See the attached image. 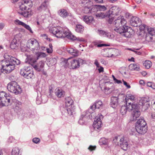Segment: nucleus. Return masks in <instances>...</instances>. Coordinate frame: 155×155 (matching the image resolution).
<instances>
[{"label":"nucleus","mask_w":155,"mask_h":155,"mask_svg":"<svg viewBox=\"0 0 155 155\" xmlns=\"http://www.w3.org/2000/svg\"><path fill=\"white\" fill-rule=\"evenodd\" d=\"M5 59L0 61V75L2 73H9L14 70L15 65L20 64V61L13 57L5 55Z\"/></svg>","instance_id":"f257e3e1"},{"label":"nucleus","mask_w":155,"mask_h":155,"mask_svg":"<svg viewBox=\"0 0 155 155\" xmlns=\"http://www.w3.org/2000/svg\"><path fill=\"white\" fill-rule=\"evenodd\" d=\"M65 107L61 108L62 113H65L69 115L73 114L74 111L75 107L73 105V101L70 97H67L65 98Z\"/></svg>","instance_id":"f03ea898"},{"label":"nucleus","mask_w":155,"mask_h":155,"mask_svg":"<svg viewBox=\"0 0 155 155\" xmlns=\"http://www.w3.org/2000/svg\"><path fill=\"white\" fill-rule=\"evenodd\" d=\"M49 31L57 38H64L66 37V33L68 31V29L66 27L63 28L58 26L51 28Z\"/></svg>","instance_id":"7ed1b4c3"},{"label":"nucleus","mask_w":155,"mask_h":155,"mask_svg":"<svg viewBox=\"0 0 155 155\" xmlns=\"http://www.w3.org/2000/svg\"><path fill=\"white\" fill-rule=\"evenodd\" d=\"M12 97L11 94L5 91L0 92V105L7 106L11 104Z\"/></svg>","instance_id":"20e7f679"},{"label":"nucleus","mask_w":155,"mask_h":155,"mask_svg":"<svg viewBox=\"0 0 155 155\" xmlns=\"http://www.w3.org/2000/svg\"><path fill=\"white\" fill-rule=\"evenodd\" d=\"M117 32L121 34L126 38H130L133 36L134 31L133 30L128 26L123 28H120L114 29Z\"/></svg>","instance_id":"39448f33"},{"label":"nucleus","mask_w":155,"mask_h":155,"mask_svg":"<svg viewBox=\"0 0 155 155\" xmlns=\"http://www.w3.org/2000/svg\"><path fill=\"white\" fill-rule=\"evenodd\" d=\"M7 87L9 91L15 94H20L22 91L20 86L15 81H11L9 83Z\"/></svg>","instance_id":"423d86ee"},{"label":"nucleus","mask_w":155,"mask_h":155,"mask_svg":"<svg viewBox=\"0 0 155 155\" xmlns=\"http://www.w3.org/2000/svg\"><path fill=\"white\" fill-rule=\"evenodd\" d=\"M84 60L81 58L78 59L69 58L66 61L69 67H71V68L75 69L78 68L81 64L83 63Z\"/></svg>","instance_id":"0eeeda50"},{"label":"nucleus","mask_w":155,"mask_h":155,"mask_svg":"<svg viewBox=\"0 0 155 155\" xmlns=\"http://www.w3.org/2000/svg\"><path fill=\"white\" fill-rule=\"evenodd\" d=\"M79 4L82 6L84 7V10H86L84 12L86 13L92 12L93 10H96V9L95 8H91L93 5V3L92 2L89 0H83L79 1Z\"/></svg>","instance_id":"6e6552de"},{"label":"nucleus","mask_w":155,"mask_h":155,"mask_svg":"<svg viewBox=\"0 0 155 155\" xmlns=\"http://www.w3.org/2000/svg\"><path fill=\"white\" fill-rule=\"evenodd\" d=\"M115 28L114 29L120 28H123L127 26V21L123 16H120L116 18L114 22Z\"/></svg>","instance_id":"1a4fd4ad"},{"label":"nucleus","mask_w":155,"mask_h":155,"mask_svg":"<svg viewBox=\"0 0 155 155\" xmlns=\"http://www.w3.org/2000/svg\"><path fill=\"white\" fill-rule=\"evenodd\" d=\"M27 46L34 53L35 51L39 50L40 48L38 42L36 40L34 39H31L28 41Z\"/></svg>","instance_id":"9d476101"},{"label":"nucleus","mask_w":155,"mask_h":155,"mask_svg":"<svg viewBox=\"0 0 155 155\" xmlns=\"http://www.w3.org/2000/svg\"><path fill=\"white\" fill-rule=\"evenodd\" d=\"M98 115L96 117L93 125L94 129L97 132L101 130L102 124L101 119L103 117V116L101 114Z\"/></svg>","instance_id":"9b49d317"},{"label":"nucleus","mask_w":155,"mask_h":155,"mask_svg":"<svg viewBox=\"0 0 155 155\" xmlns=\"http://www.w3.org/2000/svg\"><path fill=\"white\" fill-rule=\"evenodd\" d=\"M32 6V2L30 0H25L19 3V7L21 11H24L27 8H30Z\"/></svg>","instance_id":"f8f14e48"},{"label":"nucleus","mask_w":155,"mask_h":155,"mask_svg":"<svg viewBox=\"0 0 155 155\" xmlns=\"http://www.w3.org/2000/svg\"><path fill=\"white\" fill-rule=\"evenodd\" d=\"M135 106L132 109V115L133 117V121H135L139 117L140 115V112L139 110V106L137 104H134Z\"/></svg>","instance_id":"ddd939ff"},{"label":"nucleus","mask_w":155,"mask_h":155,"mask_svg":"<svg viewBox=\"0 0 155 155\" xmlns=\"http://www.w3.org/2000/svg\"><path fill=\"white\" fill-rule=\"evenodd\" d=\"M133 104H131L130 102L128 103V105L127 106H122L120 110V112L122 115H125L127 111H131L133 107H135Z\"/></svg>","instance_id":"4468645a"},{"label":"nucleus","mask_w":155,"mask_h":155,"mask_svg":"<svg viewBox=\"0 0 155 155\" xmlns=\"http://www.w3.org/2000/svg\"><path fill=\"white\" fill-rule=\"evenodd\" d=\"M58 13L60 16L64 18L68 17V20H71L73 19L72 15L71 14L68 13L66 10L64 9H61L59 10L58 11Z\"/></svg>","instance_id":"2eb2a0df"},{"label":"nucleus","mask_w":155,"mask_h":155,"mask_svg":"<svg viewBox=\"0 0 155 155\" xmlns=\"http://www.w3.org/2000/svg\"><path fill=\"white\" fill-rule=\"evenodd\" d=\"M148 33H147L146 38L147 41H149L153 39V36L155 33L154 30L153 28L148 27L147 30Z\"/></svg>","instance_id":"dca6fc26"},{"label":"nucleus","mask_w":155,"mask_h":155,"mask_svg":"<svg viewBox=\"0 0 155 155\" xmlns=\"http://www.w3.org/2000/svg\"><path fill=\"white\" fill-rule=\"evenodd\" d=\"M141 20L137 17H132L130 20V23L132 26L137 27L140 24Z\"/></svg>","instance_id":"f3484780"},{"label":"nucleus","mask_w":155,"mask_h":155,"mask_svg":"<svg viewBox=\"0 0 155 155\" xmlns=\"http://www.w3.org/2000/svg\"><path fill=\"white\" fill-rule=\"evenodd\" d=\"M98 33L101 36L107 37L110 39H112L114 37L113 34L102 30H99L98 31Z\"/></svg>","instance_id":"a211bd4d"},{"label":"nucleus","mask_w":155,"mask_h":155,"mask_svg":"<svg viewBox=\"0 0 155 155\" xmlns=\"http://www.w3.org/2000/svg\"><path fill=\"white\" fill-rule=\"evenodd\" d=\"M137 125L135 126L137 131L140 134H145L147 131V126H142Z\"/></svg>","instance_id":"6ab92c4d"},{"label":"nucleus","mask_w":155,"mask_h":155,"mask_svg":"<svg viewBox=\"0 0 155 155\" xmlns=\"http://www.w3.org/2000/svg\"><path fill=\"white\" fill-rule=\"evenodd\" d=\"M19 14L22 15L24 17L26 18H29L33 14V12L32 11L28 8V10L26 11H22L20 12L18 11Z\"/></svg>","instance_id":"aec40b11"},{"label":"nucleus","mask_w":155,"mask_h":155,"mask_svg":"<svg viewBox=\"0 0 155 155\" xmlns=\"http://www.w3.org/2000/svg\"><path fill=\"white\" fill-rule=\"evenodd\" d=\"M44 63L42 61H40L38 64H33V67L38 71H40L43 70V68L44 66Z\"/></svg>","instance_id":"412c9836"},{"label":"nucleus","mask_w":155,"mask_h":155,"mask_svg":"<svg viewBox=\"0 0 155 155\" xmlns=\"http://www.w3.org/2000/svg\"><path fill=\"white\" fill-rule=\"evenodd\" d=\"M67 52L74 56H77L79 55V51L75 48H67Z\"/></svg>","instance_id":"4be33fe9"},{"label":"nucleus","mask_w":155,"mask_h":155,"mask_svg":"<svg viewBox=\"0 0 155 155\" xmlns=\"http://www.w3.org/2000/svg\"><path fill=\"white\" fill-rule=\"evenodd\" d=\"M118 98L116 97H112L111 98L110 105L113 108L116 107L118 104Z\"/></svg>","instance_id":"5701e85b"},{"label":"nucleus","mask_w":155,"mask_h":155,"mask_svg":"<svg viewBox=\"0 0 155 155\" xmlns=\"http://www.w3.org/2000/svg\"><path fill=\"white\" fill-rule=\"evenodd\" d=\"M83 20L87 24H90L94 21L92 16L84 15L82 17Z\"/></svg>","instance_id":"b1692460"},{"label":"nucleus","mask_w":155,"mask_h":155,"mask_svg":"<svg viewBox=\"0 0 155 155\" xmlns=\"http://www.w3.org/2000/svg\"><path fill=\"white\" fill-rule=\"evenodd\" d=\"M123 137L120 136H115L113 139V143L115 145L119 146L121 140H123Z\"/></svg>","instance_id":"393cba45"},{"label":"nucleus","mask_w":155,"mask_h":155,"mask_svg":"<svg viewBox=\"0 0 155 155\" xmlns=\"http://www.w3.org/2000/svg\"><path fill=\"white\" fill-rule=\"evenodd\" d=\"M36 57L32 55H29L27 57L28 62L32 66L33 64H35V63L38 60Z\"/></svg>","instance_id":"a878e982"},{"label":"nucleus","mask_w":155,"mask_h":155,"mask_svg":"<svg viewBox=\"0 0 155 155\" xmlns=\"http://www.w3.org/2000/svg\"><path fill=\"white\" fill-rule=\"evenodd\" d=\"M17 36V35H16L15 36L14 38L13 39L11 42L10 47L12 49H16L17 48L18 45V44L17 43V40L16 39Z\"/></svg>","instance_id":"bb28decb"},{"label":"nucleus","mask_w":155,"mask_h":155,"mask_svg":"<svg viewBox=\"0 0 155 155\" xmlns=\"http://www.w3.org/2000/svg\"><path fill=\"white\" fill-rule=\"evenodd\" d=\"M121 148L124 150H127L128 146V143L127 141L124 139V137H123V140H121V142L119 144Z\"/></svg>","instance_id":"cd10ccee"},{"label":"nucleus","mask_w":155,"mask_h":155,"mask_svg":"<svg viewBox=\"0 0 155 155\" xmlns=\"http://www.w3.org/2000/svg\"><path fill=\"white\" fill-rule=\"evenodd\" d=\"M55 94L58 97H63L65 95V92L61 89H56L55 90Z\"/></svg>","instance_id":"c85d7f7f"},{"label":"nucleus","mask_w":155,"mask_h":155,"mask_svg":"<svg viewBox=\"0 0 155 155\" xmlns=\"http://www.w3.org/2000/svg\"><path fill=\"white\" fill-rule=\"evenodd\" d=\"M22 75L28 79H31L34 77L33 71L32 70Z\"/></svg>","instance_id":"c756f323"},{"label":"nucleus","mask_w":155,"mask_h":155,"mask_svg":"<svg viewBox=\"0 0 155 155\" xmlns=\"http://www.w3.org/2000/svg\"><path fill=\"white\" fill-rule=\"evenodd\" d=\"M129 68L131 71H139L140 70V68L139 66L134 64H130L129 66Z\"/></svg>","instance_id":"7c9ffc66"},{"label":"nucleus","mask_w":155,"mask_h":155,"mask_svg":"<svg viewBox=\"0 0 155 155\" xmlns=\"http://www.w3.org/2000/svg\"><path fill=\"white\" fill-rule=\"evenodd\" d=\"M84 114H81L80 119L78 121L79 124L83 125L85 124L87 121V118L84 116Z\"/></svg>","instance_id":"2f4dec72"},{"label":"nucleus","mask_w":155,"mask_h":155,"mask_svg":"<svg viewBox=\"0 0 155 155\" xmlns=\"http://www.w3.org/2000/svg\"><path fill=\"white\" fill-rule=\"evenodd\" d=\"M66 33H66V34L65 37L72 40H75L76 39V37L73 35L68 29V31H67V32Z\"/></svg>","instance_id":"473e14b6"},{"label":"nucleus","mask_w":155,"mask_h":155,"mask_svg":"<svg viewBox=\"0 0 155 155\" xmlns=\"http://www.w3.org/2000/svg\"><path fill=\"white\" fill-rule=\"evenodd\" d=\"M31 70V67L29 66H25L21 70L20 73L21 75H22Z\"/></svg>","instance_id":"72a5a7b5"},{"label":"nucleus","mask_w":155,"mask_h":155,"mask_svg":"<svg viewBox=\"0 0 155 155\" xmlns=\"http://www.w3.org/2000/svg\"><path fill=\"white\" fill-rule=\"evenodd\" d=\"M47 6L46 1H45L38 8V10L39 12H41L42 10H45L47 8Z\"/></svg>","instance_id":"f704fd0d"},{"label":"nucleus","mask_w":155,"mask_h":155,"mask_svg":"<svg viewBox=\"0 0 155 155\" xmlns=\"http://www.w3.org/2000/svg\"><path fill=\"white\" fill-rule=\"evenodd\" d=\"M34 53L35 54L37 60H38L39 58H45L46 56L45 54L43 52H38L35 51L34 52Z\"/></svg>","instance_id":"c9c22d12"},{"label":"nucleus","mask_w":155,"mask_h":155,"mask_svg":"<svg viewBox=\"0 0 155 155\" xmlns=\"http://www.w3.org/2000/svg\"><path fill=\"white\" fill-rule=\"evenodd\" d=\"M150 101V99L148 97L142 98L139 101V104L141 105H143L145 103L149 101Z\"/></svg>","instance_id":"e433bc0d"},{"label":"nucleus","mask_w":155,"mask_h":155,"mask_svg":"<svg viewBox=\"0 0 155 155\" xmlns=\"http://www.w3.org/2000/svg\"><path fill=\"white\" fill-rule=\"evenodd\" d=\"M147 124L143 119L142 118L138 120L137 121L136 125H138L142 126H147Z\"/></svg>","instance_id":"4c0bfd02"},{"label":"nucleus","mask_w":155,"mask_h":155,"mask_svg":"<svg viewBox=\"0 0 155 155\" xmlns=\"http://www.w3.org/2000/svg\"><path fill=\"white\" fill-rule=\"evenodd\" d=\"M21 153L20 152V150L18 147L14 148L12 152V155H21Z\"/></svg>","instance_id":"58836bf2"},{"label":"nucleus","mask_w":155,"mask_h":155,"mask_svg":"<svg viewBox=\"0 0 155 155\" xmlns=\"http://www.w3.org/2000/svg\"><path fill=\"white\" fill-rule=\"evenodd\" d=\"M143 64L146 69H148L152 66V63L150 61L146 60L143 63Z\"/></svg>","instance_id":"ea45409f"},{"label":"nucleus","mask_w":155,"mask_h":155,"mask_svg":"<svg viewBox=\"0 0 155 155\" xmlns=\"http://www.w3.org/2000/svg\"><path fill=\"white\" fill-rule=\"evenodd\" d=\"M96 16L97 17L100 18H103L108 16V15L106 13L103 12H100L96 14Z\"/></svg>","instance_id":"a19ab883"},{"label":"nucleus","mask_w":155,"mask_h":155,"mask_svg":"<svg viewBox=\"0 0 155 155\" xmlns=\"http://www.w3.org/2000/svg\"><path fill=\"white\" fill-rule=\"evenodd\" d=\"M75 30L78 32L82 33L84 31V27L81 25H77L75 27Z\"/></svg>","instance_id":"79ce46f5"},{"label":"nucleus","mask_w":155,"mask_h":155,"mask_svg":"<svg viewBox=\"0 0 155 155\" xmlns=\"http://www.w3.org/2000/svg\"><path fill=\"white\" fill-rule=\"evenodd\" d=\"M110 84L111 86V87H107L106 86L104 88V90H105V91H109V92L107 94L111 93L112 91L113 90V89H114V87L113 86V84L111 83H110Z\"/></svg>","instance_id":"37998d69"},{"label":"nucleus","mask_w":155,"mask_h":155,"mask_svg":"<svg viewBox=\"0 0 155 155\" xmlns=\"http://www.w3.org/2000/svg\"><path fill=\"white\" fill-rule=\"evenodd\" d=\"M113 51L115 53H112L110 55H109L107 56L108 57H115L117 56H118L119 51L117 49H114L113 50Z\"/></svg>","instance_id":"c03bdc74"},{"label":"nucleus","mask_w":155,"mask_h":155,"mask_svg":"<svg viewBox=\"0 0 155 155\" xmlns=\"http://www.w3.org/2000/svg\"><path fill=\"white\" fill-rule=\"evenodd\" d=\"M135 97L133 95H127L126 96V104L129 102V100L131 101L134 100V99Z\"/></svg>","instance_id":"a18cd8bd"},{"label":"nucleus","mask_w":155,"mask_h":155,"mask_svg":"<svg viewBox=\"0 0 155 155\" xmlns=\"http://www.w3.org/2000/svg\"><path fill=\"white\" fill-rule=\"evenodd\" d=\"M91 111L90 109H89L88 110L86 111L85 112H83L82 114H84V116L86 117L87 118H88V117H89V118H90V115L92 114Z\"/></svg>","instance_id":"49530a36"},{"label":"nucleus","mask_w":155,"mask_h":155,"mask_svg":"<svg viewBox=\"0 0 155 155\" xmlns=\"http://www.w3.org/2000/svg\"><path fill=\"white\" fill-rule=\"evenodd\" d=\"M94 104H95V107L96 108L99 109L102 106V103L101 101H96Z\"/></svg>","instance_id":"de8ad7c7"},{"label":"nucleus","mask_w":155,"mask_h":155,"mask_svg":"<svg viewBox=\"0 0 155 155\" xmlns=\"http://www.w3.org/2000/svg\"><path fill=\"white\" fill-rule=\"evenodd\" d=\"M22 26L28 30L30 33L32 34L33 33V31H32L31 28L29 25H27L24 23Z\"/></svg>","instance_id":"09e8293b"},{"label":"nucleus","mask_w":155,"mask_h":155,"mask_svg":"<svg viewBox=\"0 0 155 155\" xmlns=\"http://www.w3.org/2000/svg\"><path fill=\"white\" fill-rule=\"evenodd\" d=\"M14 111L18 114L21 113L22 111V110L21 108L18 106H16L14 108Z\"/></svg>","instance_id":"8fccbe9b"},{"label":"nucleus","mask_w":155,"mask_h":155,"mask_svg":"<svg viewBox=\"0 0 155 155\" xmlns=\"http://www.w3.org/2000/svg\"><path fill=\"white\" fill-rule=\"evenodd\" d=\"M148 27L146 25L143 24L140 25V29L141 31H143V32H145L146 30H147Z\"/></svg>","instance_id":"3c124183"},{"label":"nucleus","mask_w":155,"mask_h":155,"mask_svg":"<svg viewBox=\"0 0 155 155\" xmlns=\"http://www.w3.org/2000/svg\"><path fill=\"white\" fill-rule=\"evenodd\" d=\"M99 10L100 11H104L107 9V7L104 5H98Z\"/></svg>","instance_id":"603ef678"},{"label":"nucleus","mask_w":155,"mask_h":155,"mask_svg":"<svg viewBox=\"0 0 155 155\" xmlns=\"http://www.w3.org/2000/svg\"><path fill=\"white\" fill-rule=\"evenodd\" d=\"M100 142L102 143V144L106 145L108 143V140L104 138H103L100 139Z\"/></svg>","instance_id":"864d4df0"},{"label":"nucleus","mask_w":155,"mask_h":155,"mask_svg":"<svg viewBox=\"0 0 155 155\" xmlns=\"http://www.w3.org/2000/svg\"><path fill=\"white\" fill-rule=\"evenodd\" d=\"M49 62H50V64H51V65L53 66L54 65L57 63V61L56 59L53 58L50 60Z\"/></svg>","instance_id":"5fc2aeb1"},{"label":"nucleus","mask_w":155,"mask_h":155,"mask_svg":"<svg viewBox=\"0 0 155 155\" xmlns=\"http://www.w3.org/2000/svg\"><path fill=\"white\" fill-rule=\"evenodd\" d=\"M15 23L18 25L23 26L24 23L20 21L18 19H16L14 21Z\"/></svg>","instance_id":"6e6d98bb"},{"label":"nucleus","mask_w":155,"mask_h":155,"mask_svg":"<svg viewBox=\"0 0 155 155\" xmlns=\"http://www.w3.org/2000/svg\"><path fill=\"white\" fill-rule=\"evenodd\" d=\"M107 16H108L109 17V19H108V22L110 24L114 20V18L112 17L110 15H108Z\"/></svg>","instance_id":"4d7b16f0"},{"label":"nucleus","mask_w":155,"mask_h":155,"mask_svg":"<svg viewBox=\"0 0 155 155\" xmlns=\"http://www.w3.org/2000/svg\"><path fill=\"white\" fill-rule=\"evenodd\" d=\"M96 148V146H95L90 145L88 147V149L91 151L95 150Z\"/></svg>","instance_id":"13d9d810"},{"label":"nucleus","mask_w":155,"mask_h":155,"mask_svg":"<svg viewBox=\"0 0 155 155\" xmlns=\"http://www.w3.org/2000/svg\"><path fill=\"white\" fill-rule=\"evenodd\" d=\"M42 98L39 97L38 96L36 99V103L38 104H40L41 103V101H42Z\"/></svg>","instance_id":"bf43d9fd"},{"label":"nucleus","mask_w":155,"mask_h":155,"mask_svg":"<svg viewBox=\"0 0 155 155\" xmlns=\"http://www.w3.org/2000/svg\"><path fill=\"white\" fill-rule=\"evenodd\" d=\"M40 139L38 138H35L32 139L33 142L36 143H38Z\"/></svg>","instance_id":"052dcab7"},{"label":"nucleus","mask_w":155,"mask_h":155,"mask_svg":"<svg viewBox=\"0 0 155 155\" xmlns=\"http://www.w3.org/2000/svg\"><path fill=\"white\" fill-rule=\"evenodd\" d=\"M147 86L148 87H151L152 88H154V85L153 86L152 83L151 82H148L147 84Z\"/></svg>","instance_id":"680f3d73"},{"label":"nucleus","mask_w":155,"mask_h":155,"mask_svg":"<svg viewBox=\"0 0 155 155\" xmlns=\"http://www.w3.org/2000/svg\"><path fill=\"white\" fill-rule=\"evenodd\" d=\"M14 141V139L12 137H10L8 140V141L10 143H12V142H13Z\"/></svg>","instance_id":"e2e57ef3"},{"label":"nucleus","mask_w":155,"mask_h":155,"mask_svg":"<svg viewBox=\"0 0 155 155\" xmlns=\"http://www.w3.org/2000/svg\"><path fill=\"white\" fill-rule=\"evenodd\" d=\"M75 40H77V41H80V42H81V41H84V38H79V37H78V38H77L76 37V39Z\"/></svg>","instance_id":"0e129e2a"},{"label":"nucleus","mask_w":155,"mask_h":155,"mask_svg":"<svg viewBox=\"0 0 155 155\" xmlns=\"http://www.w3.org/2000/svg\"><path fill=\"white\" fill-rule=\"evenodd\" d=\"M5 24L3 23H0V30H2L5 27Z\"/></svg>","instance_id":"69168bd1"},{"label":"nucleus","mask_w":155,"mask_h":155,"mask_svg":"<svg viewBox=\"0 0 155 155\" xmlns=\"http://www.w3.org/2000/svg\"><path fill=\"white\" fill-rule=\"evenodd\" d=\"M94 64L96 65L97 67L99 68V63L98 62L97 60L96 59L94 61Z\"/></svg>","instance_id":"338daca9"},{"label":"nucleus","mask_w":155,"mask_h":155,"mask_svg":"<svg viewBox=\"0 0 155 155\" xmlns=\"http://www.w3.org/2000/svg\"><path fill=\"white\" fill-rule=\"evenodd\" d=\"M123 81L124 82V84L127 87V88H129L130 87V85L128 84L126 82L124 81L123 80Z\"/></svg>","instance_id":"774afa93"}]
</instances>
